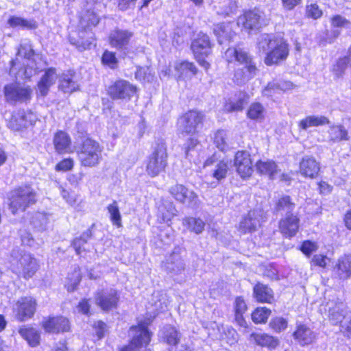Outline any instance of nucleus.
<instances>
[{"instance_id": "obj_1", "label": "nucleus", "mask_w": 351, "mask_h": 351, "mask_svg": "<svg viewBox=\"0 0 351 351\" xmlns=\"http://www.w3.org/2000/svg\"><path fill=\"white\" fill-rule=\"evenodd\" d=\"M257 47L260 53L266 55L265 63L267 65L278 64L289 55L288 44L282 38H272L267 34L259 36Z\"/></svg>"}, {"instance_id": "obj_2", "label": "nucleus", "mask_w": 351, "mask_h": 351, "mask_svg": "<svg viewBox=\"0 0 351 351\" xmlns=\"http://www.w3.org/2000/svg\"><path fill=\"white\" fill-rule=\"evenodd\" d=\"M224 56L228 62L237 61L245 65L243 69H237L234 72V80L237 84L250 80L256 75L257 68L245 49L240 47L228 48Z\"/></svg>"}, {"instance_id": "obj_3", "label": "nucleus", "mask_w": 351, "mask_h": 351, "mask_svg": "<svg viewBox=\"0 0 351 351\" xmlns=\"http://www.w3.org/2000/svg\"><path fill=\"white\" fill-rule=\"evenodd\" d=\"M99 18L95 13L88 9L86 10L80 19V26L84 29L80 32L79 38L70 37L71 44L75 45L79 51H84L90 49L93 43L95 38L93 33L90 31L91 27L96 26L99 23Z\"/></svg>"}, {"instance_id": "obj_4", "label": "nucleus", "mask_w": 351, "mask_h": 351, "mask_svg": "<svg viewBox=\"0 0 351 351\" xmlns=\"http://www.w3.org/2000/svg\"><path fill=\"white\" fill-rule=\"evenodd\" d=\"M36 201V192L30 185L21 186L11 192L9 209L13 215H16L19 212H25Z\"/></svg>"}, {"instance_id": "obj_5", "label": "nucleus", "mask_w": 351, "mask_h": 351, "mask_svg": "<svg viewBox=\"0 0 351 351\" xmlns=\"http://www.w3.org/2000/svg\"><path fill=\"white\" fill-rule=\"evenodd\" d=\"M103 148L91 138L85 139L77 148V154L81 165L86 167L97 165L102 158Z\"/></svg>"}, {"instance_id": "obj_6", "label": "nucleus", "mask_w": 351, "mask_h": 351, "mask_svg": "<svg viewBox=\"0 0 351 351\" xmlns=\"http://www.w3.org/2000/svg\"><path fill=\"white\" fill-rule=\"evenodd\" d=\"M167 145L164 141L157 142L154 152L149 156L147 164V172L152 176H158L163 171L167 165Z\"/></svg>"}, {"instance_id": "obj_7", "label": "nucleus", "mask_w": 351, "mask_h": 351, "mask_svg": "<svg viewBox=\"0 0 351 351\" xmlns=\"http://www.w3.org/2000/svg\"><path fill=\"white\" fill-rule=\"evenodd\" d=\"M149 319L139 322L137 326L130 328V335L132 337L129 345L123 347L120 351H135L136 349L146 346L151 340V333L147 329Z\"/></svg>"}, {"instance_id": "obj_8", "label": "nucleus", "mask_w": 351, "mask_h": 351, "mask_svg": "<svg viewBox=\"0 0 351 351\" xmlns=\"http://www.w3.org/2000/svg\"><path fill=\"white\" fill-rule=\"evenodd\" d=\"M11 256L16 259L19 258L16 263V272L24 278H32L38 269V263L31 254L21 252L19 249H13Z\"/></svg>"}, {"instance_id": "obj_9", "label": "nucleus", "mask_w": 351, "mask_h": 351, "mask_svg": "<svg viewBox=\"0 0 351 351\" xmlns=\"http://www.w3.org/2000/svg\"><path fill=\"white\" fill-rule=\"evenodd\" d=\"M191 48L195 59L204 69H208L210 64L204 60L212 51V45L208 35L200 32L191 43Z\"/></svg>"}, {"instance_id": "obj_10", "label": "nucleus", "mask_w": 351, "mask_h": 351, "mask_svg": "<svg viewBox=\"0 0 351 351\" xmlns=\"http://www.w3.org/2000/svg\"><path fill=\"white\" fill-rule=\"evenodd\" d=\"M6 101L12 104L29 101L32 98V90L25 84L11 83L4 87Z\"/></svg>"}, {"instance_id": "obj_11", "label": "nucleus", "mask_w": 351, "mask_h": 351, "mask_svg": "<svg viewBox=\"0 0 351 351\" xmlns=\"http://www.w3.org/2000/svg\"><path fill=\"white\" fill-rule=\"evenodd\" d=\"M204 115L196 110L186 112L178 120V130L182 134H193L197 132L199 125L202 123Z\"/></svg>"}, {"instance_id": "obj_12", "label": "nucleus", "mask_w": 351, "mask_h": 351, "mask_svg": "<svg viewBox=\"0 0 351 351\" xmlns=\"http://www.w3.org/2000/svg\"><path fill=\"white\" fill-rule=\"evenodd\" d=\"M264 210L260 208L253 209L243 217L239 224V230L243 233H250L257 230L261 223L265 220Z\"/></svg>"}, {"instance_id": "obj_13", "label": "nucleus", "mask_w": 351, "mask_h": 351, "mask_svg": "<svg viewBox=\"0 0 351 351\" xmlns=\"http://www.w3.org/2000/svg\"><path fill=\"white\" fill-rule=\"evenodd\" d=\"M136 92V88L126 80H117L108 88V94L112 99L130 100Z\"/></svg>"}, {"instance_id": "obj_14", "label": "nucleus", "mask_w": 351, "mask_h": 351, "mask_svg": "<svg viewBox=\"0 0 351 351\" xmlns=\"http://www.w3.org/2000/svg\"><path fill=\"white\" fill-rule=\"evenodd\" d=\"M36 116L30 111L19 110L12 114L8 126L12 130L19 131L35 123Z\"/></svg>"}, {"instance_id": "obj_15", "label": "nucleus", "mask_w": 351, "mask_h": 351, "mask_svg": "<svg viewBox=\"0 0 351 351\" xmlns=\"http://www.w3.org/2000/svg\"><path fill=\"white\" fill-rule=\"evenodd\" d=\"M36 54L29 41L22 43L18 48L16 58L10 61V73H16L22 69V59L25 61Z\"/></svg>"}, {"instance_id": "obj_16", "label": "nucleus", "mask_w": 351, "mask_h": 351, "mask_svg": "<svg viewBox=\"0 0 351 351\" xmlns=\"http://www.w3.org/2000/svg\"><path fill=\"white\" fill-rule=\"evenodd\" d=\"M36 309V300L31 296L22 297L16 304V317L21 322L31 318L34 315Z\"/></svg>"}, {"instance_id": "obj_17", "label": "nucleus", "mask_w": 351, "mask_h": 351, "mask_svg": "<svg viewBox=\"0 0 351 351\" xmlns=\"http://www.w3.org/2000/svg\"><path fill=\"white\" fill-rule=\"evenodd\" d=\"M234 165L243 178L250 177L253 172L252 161L248 152L238 151L234 156Z\"/></svg>"}, {"instance_id": "obj_18", "label": "nucleus", "mask_w": 351, "mask_h": 351, "mask_svg": "<svg viewBox=\"0 0 351 351\" xmlns=\"http://www.w3.org/2000/svg\"><path fill=\"white\" fill-rule=\"evenodd\" d=\"M328 319L333 325L341 324L348 313H350L347 305L342 301H331L327 304Z\"/></svg>"}, {"instance_id": "obj_19", "label": "nucleus", "mask_w": 351, "mask_h": 351, "mask_svg": "<svg viewBox=\"0 0 351 351\" xmlns=\"http://www.w3.org/2000/svg\"><path fill=\"white\" fill-rule=\"evenodd\" d=\"M204 165L213 166V169L212 170L213 177L220 181L226 178L230 169L231 162L226 159L218 160L215 155H213L206 160Z\"/></svg>"}, {"instance_id": "obj_20", "label": "nucleus", "mask_w": 351, "mask_h": 351, "mask_svg": "<svg viewBox=\"0 0 351 351\" xmlns=\"http://www.w3.org/2000/svg\"><path fill=\"white\" fill-rule=\"evenodd\" d=\"M163 267L172 276L181 274L184 271L185 263L180 254V249H174L172 253L166 258Z\"/></svg>"}, {"instance_id": "obj_21", "label": "nucleus", "mask_w": 351, "mask_h": 351, "mask_svg": "<svg viewBox=\"0 0 351 351\" xmlns=\"http://www.w3.org/2000/svg\"><path fill=\"white\" fill-rule=\"evenodd\" d=\"M333 278L339 280H347L351 277V255L343 254L340 256L332 267Z\"/></svg>"}, {"instance_id": "obj_22", "label": "nucleus", "mask_w": 351, "mask_h": 351, "mask_svg": "<svg viewBox=\"0 0 351 351\" xmlns=\"http://www.w3.org/2000/svg\"><path fill=\"white\" fill-rule=\"evenodd\" d=\"M261 13L258 10L245 12L238 18L237 24L247 31L256 30L261 27Z\"/></svg>"}, {"instance_id": "obj_23", "label": "nucleus", "mask_w": 351, "mask_h": 351, "mask_svg": "<svg viewBox=\"0 0 351 351\" xmlns=\"http://www.w3.org/2000/svg\"><path fill=\"white\" fill-rule=\"evenodd\" d=\"M47 65V62L38 53L32 58L23 62L21 69H24L25 77L29 79L32 76L45 69Z\"/></svg>"}, {"instance_id": "obj_24", "label": "nucleus", "mask_w": 351, "mask_h": 351, "mask_svg": "<svg viewBox=\"0 0 351 351\" xmlns=\"http://www.w3.org/2000/svg\"><path fill=\"white\" fill-rule=\"evenodd\" d=\"M300 219L298 215L289 214L279 221L280 232L286 237H294L299 229Z\"/></svg>"}, {"instance_id": "obj_25", "label": "nucleus", "mask_w": 351, "mask_h": 351, "mask_svg": "<svg viewBox=\"0 0 351 351\" xmlns=\"http://www.w3.org/2000/svg\"><path fill=\"white\" fill-rule=\"evenodd\" d=\"M295 341L302 346L313 343L317 335L311 328L304 324L297 325L295 330L293 333Z\"/></svg>"}, {"instance_id": "obj_26", "label": "nucleus", "mask_w": 351, "mask_h": 351, "mask_svg": "<svg viewBox=\"0 0 351 351\" xmlns=\"http://www.w3.org/2000/svg\"><path fill=\"white\" fill-rule=\"evenodd\" d=\"M133 33L128 30L115 29L112 31L109 36V43L118 50H124L127 49Z\"/></svg>"}, {"instance_id": "obj_27", "label": "nucleus", "mask_w": 351, "mask_h": 351, "mask_svg": "<svg viewBox=\"0 0 351 351\" xmlns=\"http://www.w3.org/2000/svg\"><path fill=\"white\" fill-rule=\"evenodd\" d=\"M43 327L47 332L59 333L69 331L70 328L69 320L64 317L49 318L43 322Z\"/></svg>"}, {"instance_id": "obj_28", "label": "nucleus", "mask_w": 351, "mask_h": 351, "mask_svg": "<svg viewBox=\"0 0 351 351\" xmlns=\"http://www.w3.org/2000/svg\"><path fill=\"white\" fill-rule=\"evenodd\" d=\"M319 170L320 165L313 156H306L300 162V173L304 177L315 178Z\"/></svg>"}, {"instance_id": "obj_29", "label": "nucleus", "mask_w": 351, "mask_h": 351, "mask_svg": "<svg viewBox=\"0 0 351 351\" xmlns=\"http://www.w3.org/2000/svg\"><path fill=\"white\" fill-rule=\"evenodd\" d=\"M119 297L117 291L111 289L106 293H98L95 297L96 304L104 311H110L117 306Z\"/></svg>"}, {"instance_id": "obj_30", "label": "nucleus", "mask_w": 351, "mask_h": 351, "mask_svg": "<svg viewBox=\"0 0 351 351\" xmlns=\"http://www.w3.org/2000/svg\"><path fill=\"white\" fill-rule=\"evenodd\" d=\"M57 80L56 70L54 68H49L46 70L38 84V89L42 96H45L49 88L53 85Z\"/></svg>"}, {"instance_id": "obj_31", "label": "nucleus", "mask_w": 351, "mask_h": 351, "mask_svg": "<svg viewBox=\"0 0 351 351\" xmlns=\"http://www.w3.org/2000/svg\"><path fill=\"white\" fill-rule=\"evenodd\" d=\"M71 141L67 133L63 131L57 132L53 136V145L59 154L68 153L71 151Z\"/></svg>"}, {"instance_id": "obj_32", "label": "nucleus", "mask_w": 351, "mask_h": 351, "mask_svg": "<svg viewBox=\"0 0 351 351\" xmlns=\"http://www.w3.org/2000/svg\"><path fill=\"white\" fill-rule=\"evenodd\" d=\"M254 296L263 303H271L274 300V292L271 288L263 283H257L254 287Z\"/></svg>"}, {"instance_id": "obj_33", "label": "nucleus", "mask_w": 351, "mask_h": 351, "mask_svg": "<svg viewBox=\"0 0 351 351\" xmlns=\"http://www.w3.org/2000/svg\"><path fill=\"white\" fill-rule=\"evenodd\" d=\"M213 32L217 36L220 45L229 42L233 36L234 32L231 24L229 23H221L215 25Z\"/></svg>"}, {"instance_id": "obj_34", "label": "nucleus", "mask_w": 351, "mask_h": 351, "mask_svg": "<svg viewBox=\"0 0 351 351\" xmlns=\"http://www.w3.org/2000/svg\"><path fill=\"white\" fill-rule=\"evenodd\" d=\"M75 73L69 71L63 73L60 79L59 88L64 93H72L77 90L79 85L77 82L73 80Z\"/></svg>"}, {"instance_id": "obj_35", "label": "nucleus", "mask_w": 351, "mask_h": 351, "mask_svg": "<svg viewBox=\"0 0 351 351\" xmlns=\"http://www.w3.org/2000/svg\"><path fill=\"white\" fill-rule=\"evenodd\" d=\"M328 139L332 143L347 141L350 139L348 131L342 125H334L328 130Z\"/></svg>"}, {"instance_id": "obj_36", "label": "nucleus", "mask_w": 351, "mask_h": 351, "mask_svg": "<svg viewBox=\"0 0 351 351\" xmlns=\"http://www.w3.org/2000/svg\"><path fill=\"white\" fill-rule=\"evenodd\" d=\"M19 332L32 347L37 346L40 343V336L36 329L24 326L19 329Z\"/></svg>"}, {"instance_id": "obj_37", "label": "nucleus", "mask_w": 351, "mask_h": 351, "mask_svg": "<svg viewBox=\"0 0 351 351\" xmlns=\"http://www.w3.org/2000/svg\"><path fill=\"white\" fill-rule=\"evenodd\" d=\"M295 208V204L292 201L289 195H283L280 197L276 202L274 206V212L285 213V215L293 214V211Z\"/></svg>"}, {"instance_id": "obj_38", "label": "nucleus", "mask_w": 351, "mask_h": 351, "mask_svg": "<svg viewBox=\"0 0 351 351\" xmlns=\"http://www.w3.org/2000/svg\"><path fill=\"white\" fill-rule=\"evenodd\" d=\"M250 340H253L257 345L274 349L278 345V340L267 334L253 333L250 335Z\"/></svg>"}, {"instance_id": "obj_39", "label": "nucleus", "mask_w": 351, "mask_h": 351, "mask_svg": "<svg viewBox=\"0 0 351 351\" xmlns=\"http://www.w3.org/2000/svg\"><path fill=\"white\" fill-rule=\"evenodd\" d=\"M330 121L324 116H308L300 121L299 126L302 130H307L310 127H317L329 124Z\"/></svg>"}, {"instance_id": "obj_40", "label": "nucleus", "mask_w": 351, "mask_h": 351, "mask_svg": "<svg viewBox=\"0 0 351 351\" xmlns=\"http://www.w3.org/2000/svg\"><path fill=\"white\" fill-rule=\"evenodd\" d=\"M256 169L259 173L267 175L271 179L277 173V165L271 160H259L256 164Z\"/></svg>"}, {"instance_id": "obj_41", "label": "nucleus", "mask_w": 351, "mask_h": 351, "mask_svg": "<svg viewBox=\"0 0 351 351\" xmlns=\"http://www.w3.org/2000/svg\"><path fill=\"white\" fill-rule=\"evenodd\" d=\"M351 66V51L348 52V56L338 59L333 65L332 73L337 77H341L344 74L346 70Z\"/></svg>"}, {"instance_id": "obj_42", "label": "nucleus", "mask_w": 351, "mask_h": 351, "mask_svg": "<svg viewBox=\"0 0 351 351\" xmlns=\"http://www.w3.org/2000/svg\"><path fill=\"white\" fill-rule=\"evenodd\" d=\"M93 236L91 228H88L84 231L79 237L75 238L71 243V245L75 249V251L77 255H80L82 252L84 251L82 247L86 244L89 239Z\"/></svg>"}, {"instance_id": "obj_43", "label": "nucleus", "mask_w": 351, "mask_h": 351, "mask_svg": "<svg viewBox=\"0 0 351 351\" xmlns=\"http://www.w3.org/2000/svg\"><path fill=\"white\" fill-rule=\"evenodd\" d=\"M248 96L240 93L235 101H230L226 104L225 109L228 112H238L243 110L244 106L248 103Z\"/></svg>"}, {"instance_id": "obj_44", "label": "nucleus", "mask_w": 351, "mask_h": 351, "mask_svg": "<svg viewBox=\"0 0 351 351\" xmlns=\"http://www.w3.org/2000/svg\"><path fill=\"white\" fill-rule=\"evenodd\" d=\"M183 225L186 226L190 231L196 234H200L204 229V222L199 219L194 217H186L183 219Z\"/></svg>"}, {"instance_id": "obj_45", "label": "nucleus", "mask_w": 351, "mask_h": 351, "mask_svg": "<svg viewBox=\"0 0 351 351\" xmlns=\"http://www.w3.org/2000/svg\"><path fill=\"white\" fill-rule=\"evenodd\" d=\"M8 24L12 27H21L32 29L36 28V23L34 20H27L19 16H12L8 20Z\"/></svg>"}, {"instance_id": "obj_46", "label": "nucleus", "mask_w": 351, "mask_h": 351, "mask_svg": "<svg viewBox=\"0 0 351 351\" xmlns=\"http://www.w3.org/2000/svg\"><path fill=\"white\" fill-rule=\"evenodd\" d=\"M163 334L165 340L169 345L176 346L180 341V335L175 327L166 326Z\"/></svg>"}, {"instance_id": "obj_47", "label": "nucleus", "mask_w": 351, "mask_h": 351, "mask_svg": "<svg viewBox=\"0 0 351 351\" xmlns=\"http://www.w3.org/2000/svg\"><path fill=\"white\" fill-rule=\"evenodd\" d=\"M271 313V310L266 307H258L252 313V319L256 324L265 323Z\"/></svg>"}, {"instance_id": "obj_48", "label": "nucleus", "mask_w": 351, "mask_h": 351, "mask_svg": "<svg viewBox=\"0 0 351 351\" xmlns=\"http://www.w3.org/2000/svg\"><path fill=\"white\" fill-rule=\"evenodd\" d=\"M176 70L181 75H195L197 73V69L195 65L189 61H183L176 67Z\"/></svg>"}, {"instance_id": "obj_49", "label": "nucleus", "mask_w": 351, "mask_h": 351, "mask_svg": "<svg viewBox=\"0 0 351 351\" xmlns=\"http://www.w3.org/2000/svg\"><path fill=\"white\" fill-rule=\"evenodd\" d=\"M265 108L260 103H253L250 105L248 111L247 117L254 120L262 119L264 117Z\"/></svg>"}, {"instance_id": "obj_50", "label": "nucleus", "mask_w": 351, "mask_h": 351, "mask_svg": "<svg viewBox=\"0 0 351 351\" xmlns=\"http://www.w3.org/2000/svg\"><path fill=\"white\" fill-rule=\"evenodd\" d=\"M108 210L110 214V217L112 223L117 226V227H121V217L117 202L116 201H114L111 204L108 205Z\"/></svg>"}, {"instance_id": "obj_51", "label": "nucleus", "mask_w": 351, "mask_h": 351, "mask_svg": "<svg viewBox=\"0 0 351 351\" xmlns=\"http://www.w3.org/2000/svg\"><path fill=\"white\" fill-rule=\"evenodd\" d=\"M179 202L186 204L189 207H193L197 204L198 196L193 191L186 189V193H183V198L180 199Z\"/></svg>"}, {"instance_id": "obj_52", "label": "nucleus", "mask_w": 351, "mask_h": 351, "mask_svg": "<svg viewBox=\"0 0 351 351\" xmlns=\"http://www.w3.org/2000/svg\"><path fill=\"white\" fill-rule=\"evenodd\" d=\"M179 202L186 204L189 207H193L197 204L198 196L193 191L186 189V193H183V198L180 199Z\"/></svg>"}, {"instance_id": "obj_53", "label": "nucleus", "mask_w": 351, "mask_h": 351, "mask_svg": "<svg viewBox=\"0 0 351 351\" xmlns=\"http://www.w3.org/2000/svg\"><path fill=\"white\" fill-rule=\"evenodd\" d=\"M237 7L235 1L233 0H223V2L219 3V10L217 12L222 15L228 16L234 12Z\"/></svg>"}, {"instance_id": "obj_54", "label": "nucleus", "mask_w": 351, "mask_h": 351, "mask_svg": "<svg viewBox=\"0 0 351 351\" xmlns=\"http://www.w3.org/2000/svg\"><path fill=\"white\" fill-rule=\"evenodd\" d=\"M214 142L221 151H224L227 147L226 134L223 130H219L215 134Z\"/></svg>"}, {"instance_id": "obj_55", "label": "nucleus", "mask_w": 351, "mask_h": 351, "mask_svg": "<svg viewBox=\"0 0 351 351\" xmlns=\"http://www.w3.org/2000/svg\"><path fill=\"white\" fill-rule=\"evenodd\" d=\"M269 326L273 330L279 332L287 328V321L283 317H277L271 320Z\"/></svg>"}, {"instance_id": "obj_56", "label": "nucleus", "mask_w": 351, "mask_h": 351, "mask_svg": "<svg viewBox=\"0 0 351 351\" xmlns=\"http://www.w3.org/2000/svg\"><path fill=\"white\" fill-rule=\"evenodd\" d=\"M186 187L182 184H176L169 189L170 194L178 201L183 198V193H186Z\"/></svg>"}, {"instance_id": "obj_57", "label": "nucleus", "mask_w": 351, "mask_h": 351, "mask_svg": "<svg viewBox=\"0 0 351 351\" xmlns=\"http://www.w3.org/2000/svg\"><path fill=\"white\" fill-rule=\"evenodd\" d=\"M331 25L333 27L350 28L351 23L345 17L341 15H336L331 19Z\"/></svg>"}, {"instance_id": "obj_58", "label": "nucleus", "mask_w": 351, "mask_h": 351, "mask_svg": "<svg viewBox=\"0 0 351 351\" xmlns=\"http://www.w3.org/2000/svg\"><path fill=\"white\" fill-rule=\"evenodd\" d=\"M306 14L308 17L317 19L322 16V11L317 4L313 3L306 6Z\"/></svg>"}, {"instance_id": "obj_59", "label": "nucleus", "mask_w": 351, "mask_h": 351, "mask_svg": "<svg viewBox=\"0 0 351 351\" xmlns=\"http://www.w3.org/2000/svg\"><path fill=\"white\" fill-rule=\"evenodd\" d=\"M341 332L346 337H351V312L348 313L347 317L340 325Z\"/></svg>"}, {"instance_id": "obj_60", "label": "nucleus", "mask_w": 351, "mask_h": 351, "mask_svg": "<svg viewBox=\"0 0 351 351\" xmlns=\"http://www.w3.org/2000/svg\"><path fill=\"white\" fill-rule=\"evenodd\" d=\"M102 62L111 68H114L117 64V60L114 53L106 51L102 56Z\"/></svg>"}, {"instance_id": "obj_61", "label": "nucleus", "mask_w": 351, "mask_h": 351, "mask_svg": "<svg viewBox=\"0 0 351 351\" xmlns=\"http://www.w3.org/2000/svg\"><path fill=\"white\" fill-rule=\"evenodd\" d=\"M317 246L315 243L309 241L303 242L301 246V251L306 256H309L312 252H315Z\"/></svg>"}, {"instance_id": "obj_62", "label": "nucleus", "mask_w": 351, "mask_h": 351, "mask_svg": "<svg viewBox=\"0 0 351 351\" xmlns=\"http://www.w3.org/2000/svg\"><path fill=\"white\" fill-rule=\"evenodd\" d=\"M247 309L246 304L243 298L238 297L234 302V313H244Z\"/></svg>"}, {"instance_id": "obj_63", "label": "nucleus", "mask_w": 351, "mask_h": 351, "mask_svg": "<svg viewBox=\"0 0 351 351\" xmlns=\"http://www.w3.org/2000/svg\"><path fill=\"white\" fill-rule=\"evenodd\" d=\"M328 260V258L326 256L315 254L312 259V262L315 265L319 266L321 267H325L327 265Z\"/></svg>"}, {"instance_id": "obj_64", "label": "nucleus", "mask_w": 351, "mask_h": 351, "mask_svg": "<svg viewBox=\"0 0 351 351\" xmlns=\"http://www.w3.org/2000/svg\"><path fill=\"white\" fill-rule=\"evenodd\" d=\"M282 5L286 10H292L301 3L302 0H281Z\"/></svg>"}]
</instances>
